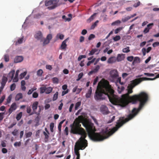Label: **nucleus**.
Wrapping results in <instances>:
<instances>
[{
  "mask_svg": "<svg viewBox=\"0 0 159 159\" xmlns=\"http://www.w3.org/2000/svg\"><path fill=\"white\" fill-rule=\"evenodd\" d=\"M81 123L86 128L88 135L90 139L94 141H99L107 138L114 133L112 129L109 131L107 128L102 130L100 133H96V129L93 123L85 119L82 116H79L73 123L70 125V132L74 134L81 135L75 146L74 152L77 156L76 159H80V154L79 150H83L88 146L87 141L85 138L87 134L84 129L81 127Z\"/></svg>",
  "mask_w": 159,
  "mask_h": 159,
  "instance_id": "nucleus-1",
  "label": "nucleus"
},
{
  "mask_svg": "<svg viewBox=\"0 0 159 159\" xmlns=\"http://www.w3.org/2000/svg\"><path fill=\"white\" fill-rule=\"evenodd\" d=\"M156 78H157L155 77L154 78L143 77L136 79L132 81L130 85L128 86V89L127 93L122 95L121 98L115 95L116 105L123 107L125 106L128 104L129 102L133 104H136L139 102V104L138 108H134L132 111L131 113L129 115L127 118L124 120L120 119L118 121L116 127L112 129L114 131V132H115L124 124L134 118L149 99L148 94L144 91L141 92L138 94L129 96V94L133 92L132 89L143 81L153 80Z\"/></svg>",
  "mask_w": 159,
  "mask_h": 159,
  "instance_id": "nucleus-2",
  "label": "nucleus"
},
{
  "mask_svg": "<svg viewBox=\"0 0 159 159\" xmlns=\"http://www.w3.org/2000/svg\"><path fill=\"white\" fill-rule=\"evenodd\" d=\"M114 91L107 80L100 81L98 83L94 98L95 100L98 101L105 99V95L108 98L110 102L113 105H116Z\"/></svg>",
  "mask_w": 159,
  "mask_h": 159,
  "instance_id": "nucleus-3",
  "label": "nucleus"
},
{
  "mask_svg": "<svg viewBox=\"0 0 159 159\" xmlns=\"http://www.w3.org/2000/svg\"><path fill=\"white\" fill-rule=\"evenodd\" d=\"M59 0H49L45 2V5L48 7L47 8L49 10L53 9L57 7L59 5L58 2Z\"/></svg>",
  "mask_w": 159,
  "mask_h": 159,
  "instance_id": "nucleus-4",
  "label": "nucleus"
},
{
  "mask_svg": "<svg viewBox=\"0 0 159 159\" xmlns=\"http://www.w3.org/2000/svg\"><path fill=\"white\" fill-rule=\"evenodd\" d=\"M110 75L113 81L115 80L118 77V72L116 70H113L110 72Z\"/></svg>",
  "mask_w": 159,
  "mask_h": 159,
  "instance_id": "nucleus-5",
  "label": "nucleus"
},
{
  "mask_svg": "<svg viewBox=\"0 0 159 159\" xmlns=\"http://www.w3.org/2000/svg\"><path fill=\"white\" fill-rule=\"evenodd\" d=\"M101 112L104 115L108 114L109 112L108 108L105 106L102 105L100 108Z\"/></svg>",
  "mask_w": 159,
  "mask_h": 159,
  "instance_id": "nucleus-6",
  "label": "nucleus"
},
{
  "mask_svg": "<svg viewBox=\"0 0 159 159\" xmlns=\"http://www.w3.org/2000/svg\"><path fill=\"white\" fill-rule=\"evenodd\" d=\"M17 106L15 102H14L11 105L8 110L9 115L11 114L12 112L15 111L17 108Z\"/></svg>",
  "mask_w": 159,
  "mask_h": 159,
  "instance_id": "nucleus-7",
  "label": "nucleus"
},
{
  "mask_svg": "<svg viewBox=\"0 0 159 159\" xmlns=\"http://www.w3.org/2000/svg\"><path fill=\"white\" fill-rule=\"evenodd\" d=\"M34 37L38 40H40L42 41L43 35L41 32L40 31H38L34 35Z\"/></svg>",
  "mask_w": 159,
  "mask_h": 159,
  "instance_id": "nucleus-8",
  "label": "nucleus"
},
{
  "mask_svg": "<svg viewBox=\"0 0 159 159\" xmlns=\"http://www.w3.org/2000/svg\"><path fill=\"white\" fill-rule=\"evenodd\" d=\"M69 39V38H67L64 41H63L61 45L60 48L61 50H65L67 47V45L66 44V43L67 40Z\"/></svg>",
  "mask_w": 159,
  "mask_h": 159,
  "instance_id": "nucleus-9",
  "label": "nucleus"
},
{
  "mask_svg": "<svg viewBox=\"0 0 159 159\" xmlns=\"http://www.w3.org/2000/svg\"><path fill=\"white\" fill-rule=\"evenodd\" d=\"M23 57L22 56H17L14 59V62L16 63L20 62L23 61Z\"/></svg>",
  "mask_w": 159,
  "mask_h": 159,
  "instance_id": "nucleus-10",
  "label": "nucleus"
},
{
  "mask_svg": "<svg viewBox=\"0 0 159 159\" xmlns=\"http://www.w3.org/2000/svg\"><path fill=\"white\" fill-rule=\"evenodd\" d=\"M39 102H38L36 101L34 102L32 105V108L34 112L35 113H36V110L37 109Z\"/></svg>",
  "mask_w": 159,
  "mask_h": 159,
  "instance_id": "nucleus-11",
  "label": "nucleus"
},
{
  "mask_svg": "<svg viewBox=\"0 0 159 159\" xmlns=\"http://www.w3.org/2000/svg\"><path fill=\"white\" fill-rule=\"evenodd\" d=\"M124 58V55L123 54H118L116 58V60L118 61H120L123 60Z\"/></svg>",
  "mask_w": 159,
  "mask_h": 159,
  "instance_id": "nucleus-12",
  "label": "nucleus"
},
{
  "mask_svg": "<svg viewBox=\"0 0 159 159\" xmlns=\"http://www.w3.org/2000/svg\"><path fill=\"white\" fill-rule=\"evenodd\" d=\"M116 58L114 57H112L109 58L107 60V62L109 63H113L116 62Z\"/></svg>",
  "mask_w": 159,
  "mask_h": 159,
  "instance_id": "nucleus-13",
  "label": "nucleus"
},
{
  "mask_svg": "<svg viewBox=\"0 0 159 159\" xmlns=\"http://www.w3.org/2000/svg\"><path fill=\"white\" fill-rule=\"evenodd\" d=\"M92 89L91 87H90L87 93L86 94L85 97L86 98H90L92 93Z\"/></svg>",
  "mask_w": 159,
  "mask_h": 159,
  "instance_id": "nucleus-14",
  "label": "nucleus"
},
{
  "mask_svg": "<svg viewBox=\"0 0 159 159\" xmlns=\"http://www.w3.org/2000/svg\"><path fill=\"white\" fill-rule=\"evenodd\" d=\"M153 25V23H150L148 24L147 25V27L143 31V32L145 34H146L149 31V29L151 28L149 27L150 26L152 25Z\"/></svg>",
  "mask_w": 159,
  "mask_h": 159,
  "instance_id": "nucleus-15",
  "label": "nucleus"
},
{
  "mask_svg": "<svg viewBox=\"0 0 159 159\" xmlns=\"http://www.w3.org/2000/svg\"><path fill=\"white\" fill-rule=\"evenodd\" d=\"M140 62V58L139 57H135L134 58L132 62V64L134 65L136 63H139Z\"/></svg>",
  "mask_w": 159,
  "mask_h": 159,
  "instance_id": "nucleus-16",
  "label": "nucleus"
},
{
  "mask_svg": "<svg viewBox=\"0 0 159 159\" xmlns=\"http://www.w3.org/2000/svg\"><path fill=\"white\" fill-rule=\"evenodd\" d=\"M23 96L21 93H19L17 94L15 97V99L16 101H19L20 99L22 98Z\"/></svg>",
  "mask_w": 159,
  "mask_h": 159,
  "instance_id": "nucleus-17",
  "label": "nucleus"
},
{
  "mask_svg": "<svg viewBox=\"0 0 159 159\" xmlns=\"http://www.w3.org/2000/svg\"><path fill=\"white\" fill-rule=\"evenodd\" d=\"M7 80V77L5 76H3L2 78V81L1 82V84L5 86Z\"/></svg>",
  "mask_w": 159,
  "mask_h": 159,
  "instance_id": "nucleus-18",
  "label": "nucleus"
},
{
  "mask_svg": "<svg viewBox=\"0 0 159 159\" xmlns=\"http://www.w3.org/2000/svg\"><path fill=\"white\" fill-rule=\"evenodd\" d=\"M52 90V87H46L45 93L47 94H49L51 93Z\"/></svg>",
  "mask_w": 159,
  "mask_h": 159,
  "instance_id": "nucleus-19",
  "label": "nucleus"
},
{
  "mask_svg": "<svg viewBox=\"0 0 159 159\" xmlns=\"http://www.w3.org/2000/svg\"><path fill=\"white\" fill-rule=\"evenodd\" d=\"M97 13H94L93 15H92L87 20V21L88 22H91L92 20H93L94 19V17L96 15Z\"/></svg>",
  "mask_w": 159,
  "mask_h": 159,
  "instance_id": "nucleus-20",
  "label": "nucleus"
},
{
  "mask_svg": "<svg viewBox=\"0 0 159 159\" xmlns=\"http://www.w3.org/2000/svg\"><path fill=\"white\" fill-rule=\"evenodd\" d=\"M140 2L138 0L134 1V3L133 5V7H137L139 6L140 4Z\"/></svg>",
  "mask_w": 159,
  "mask_h": 159,
  "instance_id": "nucleus-21",
  "label": "nucleus"
},
{
  "mask_svg": "<svg viewBox=\"0 0 159 159\" xmlns=\"http://www.w3.org/2000/svg\"><path fill=\"white\" fill-rule=\"evenodd\" d=\"M98 50L96 48L92 49L89 53V56H91L93 55L96 52L98 51Z\"/></svg>",
  "mask_w": 159,
  "mask_h": 159,
  "instance_id": "nucleus-22",
  "label": "nucleus"
},
{
  "mask_svg": "<svg viewBox=\"0 0 159 159\" xmlns=\"http://www.w3.org/2000/svg\"><path fill=\"white\" fill-rule=\"evenodd\" d=\"M64 36L61 34H58L56 35V37L57 39L59 38L61 40H62L64 39Z\"/></svg>",
  "mask_w": 159,
  "mask_h": 159,
  "instance_id": "nucleus-23",
  "label": "nucleus"
},
{
  "mask_svg": "<svg viewBox=\"0 0 159 159\" xmlns=\"http://www.w3.org/2000/svg\"><path fill=\"white\" fill-rule=\"evenodd\" d=\"M22 112H20L19 114H17L16 115V119L17 120H19L22 117Z\"/></svg>",
  "mask_w": 159,
  "mask_h": 159,
  "instance_id": "nucleus-24",
  "label": "nucleus"
},
{
  "mask_svg": "<svg viewBox=\"0 0 159 159\" xmlns=\"http://www.w3.org/2000/svg\"><path fill=\"white\" fill-rule=\"evenodd\" d=\"M123 28V27H121L118 28H117L115 30V34H117L120 31L122 30Z\"/></svg>",
  "mask_w": 159,
  "mask_h": 159,
  "instance_id": "nucleus-25",
  "label": "nucleus"
},
{
  "mask_svg": "<svg viewBox=\"0 0 159 159\" xmlns=\"http://www.w3.org/2000/svg\"><path fill=\"white\" fill-rule=\"evenodd\" d=\"M23 41V38H20L19 39L18 41L16 42V45H17L18 44L21 43Z\"/></svg>",
  "mask_w": 159,
  "mask_h": 159,
  "instance_id": "nucleus-26",
  "label": "nucleus"
},
{
  "mask_svg": "<svg viewBox=\"0 0 159 159\" xmlns=\"http://www.w3.org/2000/svg\"><path fill=\"white\" fill-rule=\"evenodd\" d=\"M129 47H127L126 48H124L122 50V51L124 53H128L130 52Z\"/></svg>",
  "mask_w": 159,
  "mask_h": 159,
  "instance_id": "nucleus-27",
  "label": "nucleus"
},
{
  "mask_svg": "<svg viewBox=\"0 0 159 159\" xmlns=\"http://www.w3.org/2000/svg\"><path fill=\"white\" fill-rule=\"evenodd\" d=\"M121 77H118L116 78V79L115 80H114L113 81H115L116 83H119L120 84H123V83H121Z\"/></svg>",
  "mask_w": 159,
  "mask_h": 159,
  "instance_id": "nucleus-28",
  "label": "nucleus"
},
{
  "mask_svg": "<svg viewBox=\"0 0 159 159\" xmlns=\"http://www.w3.org/2000/svg\"><path fill=\"white\" fill-rule=\"evenodd\" d=\"M121 23V21L120 20H117L114 22H112L111 24L112 25H117L118 24H120Z\"/></svg>",
  "mask_w": 159,
  "mask_h": 159,
  "instance_id": "nucleus-29",
  "label": "nucleus"
},
{
  "mask_svg": "<svg viewBox=\"0 0 159 159\" xmlns=\"http://www.w3.org/2000/svg\"><path fill=\"white\" fill-rule=\"evenodd\" d=\"M15 74V71L12 70L9 73V75L11 77V79H12L14 77Z\"/></svg>",
  "mask_w": 159,
  "mask_h": 159,
  "instance_id": "nucleus-30",
  "label": "nucleus"
},
{
  "mask_svg": "<svg viewBox=\"0 0 159 159\" xmlns=\"http://www.w3.org/2000/svg\"><path fill=\"white\" fill-rule=\"evenodd\" d=\"M54 127V123L52 122L50 124V131L52 132H53V128Z\"/></svg>",
  "mask_w": 159,
  "mask_h": 159,
  "instance_id": "nucleus-31",
  "label": "nucleus"
},
{
  "mask_svg": "<svg viewBox=\"0 0 159 159\" xmlns=\"http://www.w3.org/2000/svg\"><path fill=\"white\" fill-rule=\"evenodd\" d=\"M53 83L54 84H58V79L56 77H54L52 79Z\"/></svg>",
  "mask_w": 159,
  "mask_h": 159,
  "instance_id": "nucleus-32",
  "label": "nucleus"
},
{
  "mask_svg": "<svg viewBox=\"0 0 159 159\" xmlns=\"http://www.w3.org/2000/svg\"><path fill=\"white\" fill-rule=\"evenodd\" d=\"M43 72L42 69H39L37 71V75L39 76H40L42 75Z\"/></svg>",
  "mask_w": 159,
  "mask_h": 159,
  "instance_id": "nucleus-33",
  "label": "nucleus"
},
{
  "mask_svg": "<svg viewBox=\"0 0 159 159\" xmlns=\"http://www.w3.org/2000/svg\"><path fill=\"white\" fill-rule=\"evenodd\" d=\"M118 91L119 93H120L121 92L124 90L125 89V88L123 86H121L120 88V87H118Z\"/></svg>",
  "mask_w": 159,
  "mask_h": 159,
  "instance_id": "nucleus-34",
  "label": "nucleus"
},
{
  "mask_svg": "<svg viewBox=\"0 0 159 159\" xmlns=\"http://www.w3.org/2000/svg\"><path fill=\"white\" fill-rule=\"evenodd\" d=\"M58 93L57 92L54 95L53 97V100L55 101L58 98Z\"/></svg>",
  "mask_w": 159,
  "mask_h": 159,
  "instance_id": "nucleus-35",
  "label": "nucleus"
},
{
  "mask_svg": "<svg viewBox=\"0 0 159 159\" xmlns=\"http://www.w3.org/2000/svg\"><path fill=\"white\" fill-rule=\"evenodd\" d=\"M98 22V20H97L95 21L91 26V29H93L95 27L97 26V23Z\"/></svg>",
  "mask_w": 159,
  "mask_h": 159,
  "instance_id": "nucleus-36",
  "label": "nucleus"
},
{
  "mask_svg": "<svg viewBox=\"0 0 159 159\" xmlns=\"http://www.w3.org/2000/svg\"><path fill=\"white\" fill-rule=\"evenodd\" d=\"M4 60L6 62H8L9 60V56L7 54H6L4 56Z\"/></svg>",
  "mask_w": 159,
  "mask_h": 159,
  "instance_id": "nucleus-37",
  "label": "nucleus"
},
{
  "mask_svg": "<svg viewBox=\"0 0 159 159\" xmlns=\"http://www.w3.org/2000/svg\"><path fill=\"white\" fill-rule=\"evenodd\" d=\"M81 105V102H77L75 105V110L78 109V107L80 106Z\"/></svg>",
  "mask_w": 159,
  "mask_h": 159,
  "instance_id": "nucleus-38",
  "label": "nucleus"
},
{
  "mask_svg": "<svg viewBox=\"0 0 159 159\" xmlns=\"http://www.w3.org/2000/svg\"><path fill=\"white\" fill-rule=\"evenodd\" d=\"M134 58V57L133 56H130L128 57H127V60L130 62H131L133 60Z\"/></svg>",
  "mask_w": 159,
  "mask_h": 159,
  "instance_id": "nucleus-39",
  "label": "nucleus"
},
{
  "mask_svg": "<svg viewBox=\"0 0 159 159\" xmlns=\"http://www.w3.org/2000/svg\"><path fill=\"white\" fill-rule=\"evenodd\" d=\"M120 39V37L119 35L116 36L115 37L113 38V39L115 41H116L119 40Z\"/></svg>",
  "mask_w": 159,
  "mask_h": 159,
  "instance_id": "nucleus-40",
  "label": "nucleus"
},
{
  "mask_svg": "<svg viewBox=\"0 0 159 159\" xmlns=\"http://www.w3.org/2000/svg\"><path fill=\"white\" fill-rule=\"evenodd\" d=\"M16 87V85L15 84L13 83L10 86V89L11 91L14 90Z\"/></svg>",
  "mask_w": 159,
  "mask_h": 159,
  "instance_id": "nucleus-41",
  "label": "nucleus"
},
{
  "mask_svg": "<svg viewBox=\"0 0 159 159\" xmlns=\"http://www.w3.org/2000/svg\"><path fill=\"white\" fill-rule=\"evenodd\" d=\"M46 91V87H42L40 88V92L41 93H43L45 92Z\"/></svg>",
  "mask_w": 159,
  "mask_h": 159,
  "instance_id": "nucleus-42",
  "label": "nucleus"
},
{
  "mask_svg": "<svg viewBox=\"0 0 159 159\" xmlns=\"http://www.w3.org/2000/svg\"><path fill=\"white\" fill-rule=\"evenodd\" d=\"M95 60L96 58H94L91 61H89L87 63V65L88 66H90L91 63H93L95 61Z\"/></svg>",
  "mask_w": 159,
  "mask_h": 159,
  "instance_id": "nucleus-43",
  "label": "nucleus"
},
{
  "mask_svg": "<svg viewBox=\"0 0 159 159\" xmlns=\"http://www.w3.org/2000/svg\"><path fill=\"white\" fill-rule=\"evenodd\" d=\"M12 98L11 95H10L7 99V103H9L11 101Z\"/></svg>",
  "mask_w": 159,
  "mask_h": 159,
  "instance_id": "nucleus-44",
  "label": "nucleus"
},
{
  "mask_svg": "<svg viewBox=\"0 0 159 159\" xmlns=\"http://www.w3.org/2000/svg\"><path fill=\"white\" fill-rule=\"evenodd\" d=\"M32 133L31 132H29L27 133H25V135L26 136V138L30 137L32 135Z\"/></svg>",
  "mask_w": 159,
  "mask_h": 159,
  "instance_id": "nucleus-45",
  "label": "nucleus"
},
{
  "mask_svg": "<svg viewBox=\"0 0 159 159\" xmlns=\"http://www.w3.org/2000/svg\"><path fill=\"white\" fill-rule=\"evenodd\" d=\"M129 19H130L129 16H128L124 18H122V21L123 22H125L128 20Z\"/></svg>",
  "mask_w": 159,
  "mask_h": 159,
  "instance_id": "nucleus-46",
  "label": "nucleus"
},
{
  "mask_svg": "<svg viewBox=\"0 0 159 159\" xmlns=\"http://www.w3.org/2000/svg\"><path fill=\"white\" fill-rule=\"evenodd\" d=\"M62 18L63 19H65V21H69L71 20V19L69 18H66V16L65 15H63L62 16Z\"/></svg>",
  "mask_w": 159,
  "mask_h": 159,
  "instance_id": "nucleus-47",
  "label": "nucleus"
},
{
  "mask_svg": "<svg viewBox=\"0 0 159 159\" xmlns=\"http://www.w3.org/2000/svg\"><path fill=\"white\" fill-rule=\"evenodd\" d=\"M52 36L51 34H48L46 39L49 40V41L52 39Z\"/></svg>",
  "mask_w": 159,
  "mask_h": 159,
  "instance_id": "nucleus-48",
  "label": "nucleus"
},
{
  "mask_svg": "<svg viewBox=\"0 0 159 159\" xmlns=\"http://www.w3.org/2000/svg\"><path fill=\"white\" fill-rule=\"evenodd\" d=\"M100 68L99 66L97 65L96 66L95 68L93 70V71L94 73L97 72Z\"/></svg>",
  "mask_w": 159,
  "mask_h": 159,
  "instance_id": "nucleus-49",
  "label": "nucleus"
},
{
  "mask_svg": "<svg viewBox=\"0 0 159 159\" xmlns=\"http://www.w3.org/2000/svg\"><path fill=\"white\" fill-rule=\"evenodd\" d=\"M95 35L93 34H91L88 38V39L89 40H91L92 39H94L95 38Z\"/></svg>",
  "mask_w": 159,
  "mask_h": 159,
  "instance_id": "nucleus-50",
  "label": "nucleus"
},
{
  "mask_svg": "<svg viewBox=\"0 0 159 159\" xmlns=\"http://www.w3.org/2000/svg\"><path fill=\"white\" fill-rule=\"evenodd\" d=\"M50 42V41L48 40V39H45L43 42V45H46V44H48Z\"/></svg>",
  "mask_w": 159,
  "mask_h": 159,
  "instance_id": "nucleus-51",
  "label": "nucleus"
},
{
  "mask_svg": "<svg viewBox=\"0 0 159 159\" xmlns=\"http://www.w3.org/2000/svg\"><path fill=\"white\" fill-rule=\"evenodd\" d=\"M144 74L145 75H146L147 76H153L154 75V74H153V73H144Z\"/></svg>",
  "mask_w": 159,
  "mask_h": 159,
  "instance_id": "nucleus-52",
  "label": "nucleus"
},
{
  "mask_svg": "<svg viewBox=\"0 0 159 159\" xmlns=\"http://www.w3.org/2000/svg\"><path fill=\"white\" fill-rule=\"evenodd\" d=\"M26 72H23L22 73H21L20 75V79H22L23 78H24L25 76L26 75Z\"/></svg>",
  "mask_w": 159,
  "mask_h": 159,
  "instance_id": "nucleus-53",
  "label": "nucleus"
},
{
  "mask_svg": "<svg viewBox=\"0 0 159 159\" xmlns=\"http://www.w3.org/2000/svg\"><path fill=\"white\" fill-rule=\"evenodd\" d=\"M32 96L33 98H36L38 97V94L37 92H34L33 93Z\"/></svg>",
  "mask_w": 159,
  "mask_h": 159,
  "instance_id": "nucleus-54",
  "label": "nucleus"
},
{
  "mask_svg": "<svg viewBox=\"0 0 159 159\" xmlns=\"http://www.w3.org/2000/svg\"><path fill=\"white\" fill-rule=\"evenodd\" d=\"M38 107L39 108L38 112L39 113L41 111L43 110V107L42 106L39 105L38 106Z\"/></svg>",
  "mask_w": 159,
  "mask_h": 159,
  "instance_id": "nucleus-55",
  "label": "nucleus"
},
{
  "mask_svg": "<svg viewBox=\"0 0 159 159\" xmlns=\"http://www.w3.org/2000/svg\"><path fill=\"white\" fill-rule=\"evenodd\" d=\"M21 145V142H16L14 143V146L15 147L20 146Z\"/></svg>",
  "mask_w": 159,
  "mask_h": 159,
  "instance_id": "nucleus-56",
  "label": "nucleus"
},
{
  "mask_svg": "<svg viewBox=\"0 0 159 159\" xmlns=\"http://www.w3.org/2000/svg\"><path fill=\"white\" fill-rule=\"evenodd\" d=\"M69 89H67L66 90V91H64L62 92V96H63L65 94L69 92Z\"/></svg>",
  "mask_w": 159,
  "mask_h": 159,
  "instance_id": "nucleus-57",
  "label": "nucleus"
},
{
  "mask_svg": "<svg viewBox=\"0 0 159 159\" xmlns=\"http://www.w3.org/2000/svg\"><path fill=\"white\" fill-rule=\"evenodd\" d=\"M64 133L66 135H67L68 134V128L67 127H66L65 128L64 130Z\"/></svg>",
  "mask_w": 159,
  "mask_h": 159,
  "instance_id": "nucleus-58",
  "label": "nucleus"
},
{
  "mask_svg": "<svg viewBox=\"0 0 159 159\" xmlns=\"http://www.w3.org/2000/svg\"><path fill=\"white\" fill-rule=\"evenodd\" d=\"M46 68L47 69L49 70H51L52 69V66L50 65H47L46 66Z\"/></svg>",
  "mask_w": 159,
  "mask_h": 159,
  "instance_id": "nucleus-59",
  "label": "nucleus"
},
{
  "mask_svg": "<svg viewBox=\"0 0 159 159\" xmlns=\"http://www.w3.org/2000/svg\"><path fill=\"white\" fill-rule=\"evenodd\" d=\"M159 45V42H154L152 44V46L153 47H156L157 46Z\"/></svg>",
  "mask_w": 159,
  "mask_h": 159,
  "instance_id": "nucleus-60",
  "label": "nucleus"
},
{
  "mask_svg": "<svg viewBox=\"0 0 159 159\" xmlns=\"http://www.w3.org/2000/svg\"><path fill=\"white\" fill-rule=\"evenodd\" d=\"M98 77H96L94 80V81L93 82V85H95L96 84L97 82L98 81Z\"/></svg>",
  "mask_w": 159,
  "mask_h": 159,
  "instance_id": "nucleus-61",
  "label": "nucleus"
},
{
  "mask_svg": "<svg viewBox=\"0 0 159 159\" xmlns=\"http://www.w3.org/2000/svg\"><path fill=\"white\" fill-rule=\"evenodd\" d=\"M18 131L16 129H15L14 131L12 132V134L14 136L16 135Z\"/></svg>",
  "mask_w": 159,
  "mask_h": 159,
  "instance_id": "nucleus-62",
  "label": "nucleus"
},
{
  "mask_svg": "<svg viewBox=\"0 0 159 159\" xmlns=\"http://www.w3.org/2000/svg\"><path fill=\"white\" fill-rule=\"evenodd\" d=\"M84 38L83 36H81L80 38V43L83 42L84 41Z\"/></svg>",
  "mask_w": 159,
  "mask_h": 159,
  "instance_id": "nucleus-63",
  "label": "nucleus"
},
{
  "mask_svg": "<svg viewBox=\"0 0 159 159\" xmlns=\"http://www.w3.org/2000/svg\"><path fill=\"white\" fill-rule=\"evenodd\" d=\"M87 31L86 30L84 29L81 32V34L82 35H84L87 34Z\"/></svg>",
  "mask_w": 159,
  "mask_h": 159,
  "instance_id": "nucleus-64",
  "label": "nucleus"
}]
</instances>
